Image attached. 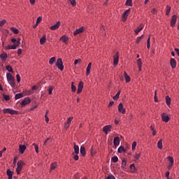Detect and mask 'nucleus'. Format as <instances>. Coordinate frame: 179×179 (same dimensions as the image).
<instances>
[{"instance_id": "obj_14", "label": "nucleus", "mask_w": 179, "mask_h": 179, "mask_svg": "<svg viewBox=\"0 0 179 179\" xmlns=\"http://www.w3.org/2000/svg\"><path fill=\"white\" fill-rule=\"evenodd\" d=\"M60 41H62L65 44H68L69 38H68V36L64 35L60 38Z\"/></svg>"}, {"instance_id": "obj_47", "label": "nucleus", "mask_w": 179, "mask_h": 179, "mask_svg": "<svg viewBox=\"0 0 179 179\" xmlns=\"http://www.w3.org/2000/svg\"><path fill=\"white\" fill-rule=\"evenodd\" d=\"M52 90H54V87H52V86H50L49 88L48 89V92L49 94H52Z\"/></svg>"}, {"instance_id": "obj_35", "label": "nucleus", "mask_w": 179, "mask_h": 179, "mask_svg": "<svg viewBox=\"0 0 179 179\" xmlns=\"http://www.w3.org/2000/svg\"><path fill=\"white\" fill-rule=\"evenodd\" d=\"M125 167H127V159H123L122 161V168L125 169Z\"/></svg>"}, {"instance_id": "obj_4", "label": "nucleus", "mask_w": 179, "mask_h": 179, "mask_svg": "<svg viewBox=\"0 0 179 179\" xmlns=\"http://www.w3.org/2000/svg\"><path fill=\"white\" fill-rule=\"evenodd\" d=\"M131 12V8L126 10L122 14V22H125Z\"/></svg>"}, {"instance_id": "obj_1", "label": "nucleus", "mask_w": 179, "mask_h": 179, "mask_svg": "<svg viewBox=\"0 0 179 179\" xmlns=\"http://www.w3.org/2000/svg\"><path fill=\"white\" fill-rule=\"evenodd\" d=\"M6 78H7V80L9 83V85H10V86L12 87H15V77H13V76L12 75V73H8L6 74Z\"/></svg>"}, {"instance_id": "obj_21", "label": "nucleus", "mask_w": 179, "mask_h": 179, "mask_svg": "<svg viewBox=\"0 0 179 179\" xmlns=\"http://www.w3.org/2000/svg\"><path fill=\"white\" fill-rule=\"evenodd\" d=\"M52 142V138L50 137L48 138L43 143V146H47V145H50Z\"/></svg>"}, {"instance_id": "obj_10", "label": "nucleus", "mask_w": 179, "mask_h": 179, "mask_svg": "<svg viewBox=\"0 0 179 179\" xmlns=\"http://www.w3.org/2000/svg\"><path fill=\"white\" fill-rule=\"evenodd\" d=\"M31 99L29 97L24 98V99L22 101L21 106H27V104H29L31 103Z\"/></svg>"}, {"instance_id": "obj_48", "label": "nucleus", "mask_w": 179, "mask_h": 179, "mask_svg": "<svg viewBox=\"0 0 179 179\" xmlns=\"http://www.w3.org/2000/svg\"><path fill=\"white\" fill-rule=\"evenodd\" d=\"M71 90L73 92H76V86H75V84H73V83H71Z\"/></svg>"}, {"instance_id": "obj_3", "label": "nucleus", "mask_w": 179, "mask_h": 179, "mask_svg": "<svg viewBox=\"0 0 179 179\" xmlns=\"http://www.w3.org/2000/svg\"><path fill=\"white\" fill-rule=\"evenodd\" d=\"M56 66H57L58 69H60V71H64V64L62 62V59L59 58L57 60Z\"/></svg>"}, {"instance_id": "obj_29", "label": "nucleus", "mask_w": 179, "mask_h": 179, "mask_svg": "<svg viewBox=\"0 0 179 179\" xmlns=\"http://www.w3.org/2000/svg\"><path fill=\"white\" fill-rule=\"evenodd\" d=\"M166 106H170V104H171V98H170V96H166Z\"/></svg>"}, {"instance_id": "obj_15", "label": "nucleus", "mask_w": 179, "mask_h": 179, "mask_svg": "<svg viewBox=\"0 0 179 179\" xmlns=\"http://www.w3.org/2000/svg\"><path fill=\"white\" fill-rule=\"evenodd\" d=\"M118 111L120 113H122V114H125V109L124 108V106L121 103L118 105Z\"/></svg>"}, {"instance_id": "obj_51", "label": "nucleus", "mask_w": 179, "mask_h": 179, "mask_svg": "<svg viewBox=\"0 0 179 179\" xmlns=\"http://www.w3.org/2000/svg\"><path fill=\"white\" fill-rule=\"evenodd\" d=\"M33 146H34V148H35V152L38 153V145L37 144H36V143H34Z\"/></svg>"}, {"instance_id": "obj_45", "label": "nucleus", "mask_w": 179, "mask_h": 179, "mask_svg": "<svg viewBox=\"0 0 179 179\" xmlns=\"http://www.w3.org/2000/svg\"><path fill=\"white\" fill-rule=\"evenodd\" d=\"M3 97L6 101H9V100H10V97H9L8 95L3 94Z\"/></svg>"}, {"instance_id": "obj_59", "label": "nucleus", "mask_w": 179, "mask_h": 179, "mask_svg": "<svg viewBox=\"0 0 179 179\" xmlns=\"http://www.w3.org/2000/svg\"><path fill=\"white\" fill-rule=\"evenodd\" d=\"M70 125H71V124L66 122V123L64 124V128H65L66 129H68V128H69V126H70Z\"/></svg>"}, {"instance_id": "obj_52", "label": "nucleus", "mask_w": 179, "mask_h": 179, "mask_svg": "<svg viewBox=\"0 0 179 179\" xmlns=\"http://www.w3.org/2000/svg\"><path fill=\"white\" fill-rule=\"evenodd\" d=\"M17 164L23 167V166H24L25 164H24V162H23V161H18Z\"/></svg>"}, {"instance_id": "obj_50", "label": "nucleus", "mask_w": 179, "mask_h": 179, "mask_svg": "<svg viewBox=\"0 0 179 179\" xmlns=\"http://www.w3.org/2000/svg\"><path fill=\"white\" fill-rule=\"evenodd\" d=\"M142 38H143V35H141L140 37L137 38L136 39L137 44H139V43H141V40H142Z\"/></svg>"}, {"instance_id": "obj_25", "label": "nucleus", "mask_w": 179, "mask_h": 179, "mask_svg": "<svg viewBox=\"0 0 179 179\" xmlns=\"http://www.w3.org/2000/svg\"><path fill=\"white\" fill-rule=\"evenodd\" d=\"M47 41V38L45 35H44L41 39H40V44L41 45H44L45 43Z\"/></svg>"}, {"instance_id": "obj_56", "label": "nucleus", "mask_w": 179, "mask_h": 179, "mask_svg": "<svg viewBox=\"0 0 179 179\" xmlns=\"http://www.w3.org/2000/svg\"><path fill=\"white\" fill-rule=\"evenodd\" d=\"M72 120H73V117H69L66 122L67 124H71V122H72Z\"/></svg>"}, {"instance_id": "obj_23", "label": "nucleus", "mask_w": 179, "mask_h": 179, "mask_svg": "<svg viewBox=\"0 0 179 179\" xmlns=\"http://www.w3.org/2000/svg\"><path fill=\"white\" fill-rule=\"evenodd\" d=\"M7 176L8 179H12L13 178V172L10 169L7 170Z\"/></svg>"}, {"instance_id": "obj_41", "label": "nucleus", "mask_w": 179, "mask_h": 179, "mask_svg": "<svg viewBox=\"0 0 179 179\" xmlns=\"http://www.w3.org/2000/svg\"><path fill=\"white\" fill-rule=\"evenodd\" d=\"M147 48L148 50L150 48V35H149V37L147 40Z\"/></svg>"}, {"instance_id": "obj_17", "label": "nucleus", "mask_w": 179, "mask_h": 179, "mask_svg": "<svg viewBox=\"0 0 179 179\" xmlns=\"http://www.w3.org/2000/svg\"><path fill=\"white\" fill-rule=\"evenodd\" d=\"M170 64H171V68L173 69L177 66V62L176 61V59H171Z\"/></svg>"}, {"instance_id": "obj_5", "label": "nucleus", "mask_w": 179, "mask_h": 179, "mask_svg": "<svg viewBox=\"0 0 179 179\" xmlns=\"http://www.w3.org/2000/svg\"><path fill=\"white\" fill-rule=\"evenodd\" d=\"M111 128H113L111 125H106L103 127V131L107 135L109 132H111Z\"/></svg>"}, {"instance_id": "obj_33", "label": "nucleus", "mask_w": 179, "mask_h": 179, "mask_svg": "<svg viewBox=\"0 0 179 179\" xmlns=\"http://www.w3.org/2000/svg\"><path fill=\"white\" fill-rule=\"evenodd\" d=\"M74 152L76 155H79V146L74 144Z\"/></svg>"}, {"instance_id": "obj_46", "label": "nucleus", "mask_w": 179, "mask_h": 179, "mask_svg": "<svg viewBox=\"0 0 179 179\" xmlns=\"http://www.w3.org/2000/svg\"><path fill=\"white\" fill-rule=\"evenodd\" d=\"M55 62V57H52V58L50 59V60H49V64H50V65H52V64H54Z\"/></svg>"}, {"instance_id": "obj_49", "label": "nucleus", "mask_w": 179, "mask_h": 179, "mask_svg": "<svg viewBox=\"0 0 179 179\" xmlns=\"http://www.w3.org/2000/svg\"><path fill=\"white\" fill-rule=\"evenodd\" d=\"M168 160L170 162L171 164H174V159L172 157H168Z\"/></svg>"}, {"instance_id": "obj_43", "label": "nucleus", "mask_w": 179, "mask_h": 179, "mask_svg": "<svg viewBox=\"0 0 179 179\" xmlns=\"http://www.w3.org/2000/svg\"><path fill=\"white\" fill-rule=\"evenodd\" d=\"M111 160L113 163H117V162H118V157L114 156L111 158Z\"/></svg>"}, {"instance_id": "obj_12", "label": "nucleus", "mask_w": 179, "mask_h": 179, "mask_svg": "<svg viewBox=\"0 0 179 179\" xmlns=\"http://www.w3.org/2000/svg\"><path fill=\"white\" fill-rule=\"evenodd\" d=\"M162 120L164 121V122H167L168 121H170V117L166 113H162Z\"/></svg>"}, {"instance_id": "obj_44", "label": "nucleus", "mask_w": 179, "mask_h": 179, "mask_svg": "<svg viewBox=\"0 0 179 179\" xmlns=\"http://www.w3.org/2000/svg\"><path fill=\"white\" fill-rule=\"evenodd\" d=\"M6 69H7V71H8V72H11L12 73H13V69H12V66H6Z\"/></svg>"}, {"instance_id": "obj_42", "label": "nucleus", "mask_w": 179, "mask_h": 179, "mask_svg": "<svg viewBox=\"0 0 179 179\" xmlns=\"http://www.w3.org/2000/svg\"><path fill=\"white\" fill-rule=\"evenodd\" d=\"M118 153H122V152H125V148L124 147L120 146L117 150Z\"/></svg>"}, {"instance_id": "obj_22", "label": "nucleus", "mask_w": 179, "mask_h": 179, "mask_svg": "<svg viewBox=\"0 0 179 179\" xmlns=\"http://www.w3.org/2000/svg\"><path fill=\"white\" fill-rule=\"evenodd\" d=\"M137 65L138 66V71L139 72H141V71H142V59H138L137 60Z\"/></svg>"}, {"instance_id": "obj_20", "label": "nucleus", "mask_w": 179, "mask_h": 179, "mask_svg": "<svg viewBox=\"0 0 179 179\" xmlns=\"http://www.w3.org/2000/svg\"><path fill=\"white\" fill-rule=\"evenodd\" d=\"M90 69H92V62H90L86 69V75H90Z\"/></svg>"}, {"instance_id": "obj_31", "label": "nucleus", "mask_w": 179, "mask_h": 179, "mask_svg": "<svg viewBox=\"0 0 179 179\" xmlns=\"http://www.w3.org/2000/svg\"><path fill=\"white\" fill-rule=\"evenodd\" d=\"M4 48L6 50H16V47L13 45L5 46Z\"/></svg>"}, {"instance_id": "obj_13", "label": "nucleus", "mask_w": 179, "mask_h": 179, "mask_svg": "<svg viewBox=\"0 0 179 179\" xmlns=\"http://www.w3.org/2000/svg\"><path fill=\"white\" fill-rule=\"evenodd\" d=\"M84 28L83 27H80L79 29H77L73 32V36H78V34H80V33H83Z\"/></svg>"}, {"instance_id": "obj_60", "label": "nucleus", "mask_w": 179, "mask_h": 179, "mask_svg": "<svg viewBox=\"0 0 179 179\" xmlns=\"http://www.w3.org/2000/svg\"><path fill=\"white\" fill-rule=\"evenodd\" d=\"M16 78H17V82L19 83V82H20V75L17 74Z\"/></svg>"}, {"instance_id": "obj_34", "label": "nucleus", "mask_w": 179, "mask_h": 179, "mask_svg": "<svg viewBox=\"0 0 179 179\" xmlns=\"http://www.w3.org/2000/svg\"><path fill=\"white\" fill-rule=\"evenodd\" d=\"M11 31L14 33V34H19V29L15 28V27H11L10 28Z\"/></svg>"}, {"instance_id": "obj_63", "label": "nucleus", "mask_w": 179, "mask_h": 179, "mask_svg": "<svg viewBox=\"0 0 179 179\" xmlns=\"http://www.w3.org/2000/svg\"><path fill=\"white\" fill-rule=\"evenodd\" d=\"M107 179H115V177H114V176L110 175L109 176H108Z\"/></svg>"}, {"instance_id": "obj_58", "label": "nucleus", "mask_w": 179, "mask_h": 179, "mask_svg": "<svg viewBox=\"0 0 179 179\" xmlns=\"http://www.w3.org/2000/svg\"><path fill=\"white\" fill-rule=\"evenodd\" d=\"M131 148L133 150L136 148V141L133 142Z\"/></svg>"}, {"instance_id": "obj_37", "label": "nucleus", "mask_w": 179, "mask_h": 179, "mask_svg": "<svg viewBox=\"0 0 179 179\" xmlns=\"http://www.w3.org/2000/svg\"><path fill=\"white\" fill-rule=\"evenodd\" d=\"M120 94H121V91H119L116 95H115L113 99V100H118V99H120Z\"/></svg>"}, {"instance_id": "obj_38", "label": "nucleus", "mask_w": 179, "mask_h": 179, "mask_svg": "<svg viewBox=\"0 0 179 179\" xmlns=\"http://www.w3.org/2000/svg\"><path fill=\"white\" fill-rule=\"evenodd\" d=\"M170 10H171V7L170 6H166V15L169 16L170 15Z\"/></svg>"}, {"instance_id": "obj_62", "label": "nucleus", "mask_w": 179, "mask_h": 179, "mask_svg": "<svg viewBox=\"0 0 179 179\" xmlns=\"http://www.w3.org/2000/svg\"><path fill=\"white\" fill-rule=\"evenodd\" d=\"M73 159H74V160H79V155H74Z\"/></svg>"}, {"instance_id": "obj_28", "label": "nucleus", "mask_w": 179, "mask_h": 179, "mask_svg": "<svg viewBox=\"0 0 179 179\" xmlns=\"http://www.w3.org/2000/svg\"><path fill=\"white\" fill-rule=\"evenodd\" d=\"M158 149H163V139H161L157 143Z\"/></svg>"}, {"instance_id": "obj_19", "label": "nucleus", "mask_w": 179, "mask_h": 179, "mask_svg": "<svg viewBox=\"0 0 179 179\" xmlns=\"http://www.w3.org/2000/svg\"><path fill=\"white\" fill-rule=\"evenodd\" d=\"M80 155H81L83 157L86 156V150H85V146H81V147H80Z\"/></svg>"}, {"instance_id": "obj_24", "label": "nucleus", "mask_w": 179, "mask_h": 179, "mask_svg": "<svg viewBox=\"0 0 179 179\" xmlns=\"http://www.w3.org/2000/svg\"><path fill=\"white\" fill-rule=\"evenodd\" d=\"M143 29V24H140V26L138 27H137L136 29H135V33L136 34H138V33H139V31H141V30Z\"/></svg>"}, {"instance_id": "obj_53", "label": "nucleus", "mask_w": 179, "mask_h": 179, "mask_svg": "<svg viewBox=\"0 0 179 179\" xmlns=\"http://www.w3.org/2000/svg\"><path fill=\"white\" fill-rule=\"evenodd\" d=\"M42 20H43V18L41 17H38L36 21L37 24H39V23H41Z\"/></svg>"}, {"instance_id": "obj_32", "label": "nucleus", "mask_w": 179, "mask_h": 179, "mask_svg": "<svg viewBox=\"0 0 179 179\" xmlns=\"http://www.w3.org/2000/svg\"><path fill=\"white\" fill-rule=\"evenodd\" d=\"M0 58L1 59H3L5 61V59H6V58H8V54H6V52H3L1 55H0Z\"/></svg>"}, {"instance_id": "obj_57", "label": "nucleus", "mask_w": 179, "mask_h": 179, "mask_svg": "<svg viewBox=\"0 0 179 179\" xmlns=\"http://www.w3.org/2000/svg\"><path fill=\"white\" fill-rule=\"evenodd\" d=\"M141 157V153H138V154H136L134 155V158L138 160V159H139Z\"/></svg>"}, {"instance_id": "obj_39", "label": "nucleus", "mask_w": 179, "mask_h": 179, "mask_svg": "<svg viewBox=\"0 0 179 179\" xmlns=\"http://www.w3.org/2000/svg\"><path fill=\"white\" fill-rule=\"evenodd\" d=\"M22 97H23V94L20 93L15 95V100H18V99H22Z\"/></svg>"}, {"instance_id": "obj_11", "label": "nucleus", "mask_w": 179, "mask_h": 179, "mask_svg": "<svg viewBox=\"0 0 179 179\" xmlns=\"http://www.w3.org/2000/svg\"><path fill=\"white\" fill-rule=\"evenodd\" d=\"M82 90H83V82L80 81L78 84L77 94H80V93H82Z\"/></svg>"}, {"instance_id": "obj_54", "label": "nucleus", "mask_w": 179, "mask_h": 179, "mask_svg": "<svg viewBox=\"0 0 179 179\" xmlns=\"http://www.w3.org/2000/svg\"><path fill=\"white\" fill-rule=\"evenodd\" d=\"M48 114V111L46 112L45 115V122H48L50 121V119L48 118V116L47 115Z\"/></svg>"}, {"instance_id": "obj_9", "label": "nucleus", "mask_w": 179, "mask_h": 179, "mask_svg": "<svg viewBox=\"0 0 179 179\" xmlns=\"http://www.w3.org/2000/svg\"><path fill=\"white\" fill-rule=\"evenodd\" d=\"M120 59V57L118 56V53H116L113 57V65L115 66L118 65V60Z\"/></svg>"}, {"instance_id": "obj_18", "label": "nucleus", "mask_w": 179, "mask_h": 179, "mask_svg": "<svg viewBox=\"0 0 179 179\" xmlns=\"http://www.w3.org/2000/svg\"><path fill=\"white\" fill-rule=\"evenodd\" d=\"M113 145L114 146H118L120 145V137H115L113 139Z\"/></svg>"}, {"instance_id": "obj_61", "label": "nucleus", "mask_w": 179, "mask_h": 179, "mask_svg": "<svg viewBox=\"0 0 179 179\" xmlns=\"http://www.w3.org/2000/svg\"><path fill=\"white\" fill-rule=\"evenodd\" d=\"M79 62H80V59H76L74 61V65H78V64H79Z\"/></svg>"}, {"instance_id": "obj_55", "label": "nucleus", "mask_w": 179, "mask_h": 179, "mask_svg": "<svg viewBox=\"0 0 179 179\" xmlns=\"http://www.w3.org/2000/svg\"><path fill=\"white\" fill-rule=\"evenodd\" d=\"M5 23H6V20H3L0 22V27H2V26H3V24H5Z\"/></svg>"}, {"instance_id": "obj_26", "label": "nucleus", "mask_w": 179, "mask_h": 179, "mask_svg": "<svg viewBox=\"0 0 179 179\" xmlns=\"http://www.w3.org/2000/svg\"><path fill=\"white\" fill-rule=\"evenodd\" d=\"M57 162H53L50 164V171H52V170H55L57 169Z\"/></svg>"}, {"instance_id": "obj_27", "label": "nucleus", "mask_w": 179, "mask_h": 179, "mask_svg": "<svg viewBox=\"0 0 179 179\" xmlns=\"http://www.w3.org/2000/svg\"><path fill=\"white\" fill-rule=\"evenodd\" d=\"M124 79H125L126 82L127 83L129 82H131V78L129 77V76H128V74H127L126 71L124 72Z\"/></svg>"}, {"instance_id": "obj_36", "label": "nucleus", "mask_w": 179, "mask_h": 179, "mask_svg": "<svg viewBox=\"0 0 179 179\" xmlns=\"http://www.w3.org/2000/svg\"><path fill=\"white\" fill-rule=\"evenodd\" d=\"M130 169H131V173H135V171L136 170V168L135 167V164H131L130 165Z\"/></svg>"}, {"instance_id": "obj_2", "label": "nucleus", "mask_w": 179, "mask_h": 179, "mask_svg": "<svg viewBox=\"0 0 179 179\" xmlns=\"http://www.w3.org/2000/svg\"><path fill=\"white\" fill-rule=\"evenodd\" d=\"M3 114H10V115H17V111L10 108H6L3 110Z\"/></svg>"}, {"instance_id": "obj_30", "label": "nucleus", "mask_w": 179, "mask_h": 179, "mask_svg": "<svg viewBox=\"0 0 179 179\" xmlns=\"http://www.w3.org/2000/svg\"><path fill=\"white\" fill-rule=\"evenodd\" d=\"M17 169H16V171H17V174H20V172L22 171V169H23V166L19 165V164H17Z\"/></svg>"}, {"instance_id": "obj_64", "label": "nucleus", "mask_w": 179, "mask_h": 179, "mask_svg": "<svg viewBox=\"0 0 179 179\" xmlns=\"http://www.w3.org/2000/svg\"><path fill=\"white\" fill-rule=\"evenodd\" d=\"M17 54V55H22V49H18Z\"/></svg>"}, {"instance_id": "obj_6", "label": "nucleus", "mask_w": 179, "mask_h": 179, "mask_svg": "<svg viewBox=\"0 0 179 179\" xmlns=\"http://www.w3.org/2000/svg\"><path fill=\"white\" fill-rule=\"evenodd\" d=\"M176 23H177V15H174L172 16L171 20V27H174V26H176Z\"/></svg>"}, {"instance_id": "obj_40", "label": "nucleus", "mask_w": 179, "mask_h": 179, "mask_svg": "<svg viewBox=\"0 0 179 179\" xmlns=\"http://www.w3.org/2000/svg\"><path fill=\"white\" fill-rule=\"evenodd\" d=\"M125 5L126 6H132V0H127Z\"/></svg>"}, {"instance_id": "obj_8", "label": "nucleus", "mask_w": 179, "mask_h": 179, "mask_svg": "<svg viewBox=\"0 0 179 179\" xmlns=\"http://www.w3.org/2000/svg\"><path fill=\"white\" fill-rule=\"evenodd\" d=\"M59 26H61V22L58 21L55 24L51 26L50 29V30H58V29H59Z\"/></svg>"}, {"instance_id": "obj_7", "label": "nucleus", "mask_w": 179, "mask_h": 179, "mask_svg": "<svg viewBox=\"0 0 179 179\" xmlns=\"http://www.w3.org/2000/svg\"><path fill=\"white\" fill-rule=\"evenodd\" d=\"M11 42L14 43L13 45L15 47V48H17V47H19V45H20V39H18V41H17V40H16V38H13L11 39Z\"/></svg>"}, {"instance_id": "obj_16", "label": "nucleus", "mask_w": 179, "mask_h": 179, "mask_svg": "<svg viewBox=\"0 0 179 179\" xmlns=\"http://www.w3.org/2000/svg\"><path fill=\"white\" fill-rule=\"evenodd\" d=\"M19 150H20V153H21V155H23L24 153V150H26V145H19Z\"/></svg>"}]
</instances>
